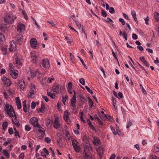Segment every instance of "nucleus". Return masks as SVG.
<instances>
[{"label":"nucleus","mask_w":159,"mask_h":159,"mask_svg":"<svg viewBox=\"0 0 159 159\" xmlns=\"http://www.w3.org/2000/svg\"><path fill=\"white\" fill-rule=\"evenodd\" d=\"M16 17L15 16L14 18L13 15L11 12L9 13H7L4 18V20L7 23L10 24L13 23Z\"/></svg>","instance_id":"obj_1"},{"label":"nucleus","mask_w":159,"mask_h":159,"mask_svg":"<svg viewBox=\"0 0 159 159\" xmlns=\"http://www.w3.org/2000/svg\"><path fill=\"white\" fill-rule=\"evenodd\" d=\"M5 110L10 117H13L12 112H13L14 113L15 112L11 106L9 105L8 104H6L5 106Z\"/></svg>","instance_id":"obj_2"},{"label":"nucleus","mask_w":159,"mask_h":159,"mask_svg":"<svg viewBox=\"0 0 159 159\" xmlns=\"http://www.w3.org/2000/svg\"><path fill=\"white\" fill-rule=\"evenodd\" d=\"M71 142L72 146L75 151L77 152H80L81 148L80 146L79 145V143L78 141L76 139H73L71 140Z\"/></svg>","instance_id":"obj_3"},{"label":"nucleus","mask_w":159,"mask_h":159,"mask_svg":"<svg viewBox=\"0 0 159 159\" xmlns=\"http://www.w3.org/2000/svg\"><path fill=\"white\" fill-rule=\"evenodd\" d=\"M38 119L35 117H32L30 119L31 124L34 127H38L39 129L42 128V126L39 124Z\"/></svg>","instance_id":"obj_4"},{"label":"nucleus","mask_w":159,"mask_h":159,"mask_svg":"<svg viewBox=\"0 0 159 159\" xmlns=\"http://www.w3.org/2000/svg\"><path fill=\"white\" fill-rule=\"evenodd\" d=\"M23 60L20 57H16L15 58L13 63L16 66H20L22 65Z\"/></svg>","instance_id":"obj_5"},{"label":"nucleus","mask_w":159,"mask_h":159,"mask_svg":"<svg viewBox=\"0 0 159 159\" xmlns=\"http://www.w3.org/2000/svg\"><path fill=\"white\" fill-rule=\"evenodd\" d=\"M31 47L34 49H37L39 48V45L37 43V41L35 38H32L30 42Z\"/></svg>","instance_id":"obj_6"},{"label":"nucleus","mask_w":159,"mask_h":159,"mask_svg":"<svg viewBox=\"0 0 159 159\" xmlns=\"http://www.w3.org/2000/svg\"><path fill=\"white\" fill-rule=\"evenodd\" d=\"M2 80L3 83L6 86H9L11 84V82L10 80L5 76L2 77Z\"/></svg>","instance_id":"obj_7"},{"label":"nucleus","mask_w":159,"mask_h":159,"mask_svg":"<svg viewBox=\"0 0 159 159\" xmlns=\"http://www.w3.org/2000/svg\"><path fill=\"white\" fill-rule=\"evenodd\" d=\"M25 29V25L24 24H22L21 22L18 24L17 26V31L19 33H21L22 31Z\"/></svg>","instance_id":"obj_8"},{"label":"nucleus","mask_w":159,"mask_h":159,"mask_svg":"<svg viewBox=\"0 0 159 159\" xmlns=\"http://www.w3.org/2000/svg\"><path fill=\"white\" fill-rule=\"evenodd\" d=\"M61 89L60 85L57 83L53 85L52 89L53 92L58 93L60 92V90Z\"/></svg>","instance_id":"obj_9"},{"label":"nucleus","mask_w":159,"mask_h":159,"mask_svg":"<svg viewBox=\"0 0 159 159\" xmlns=\"http://www.w3.org/2000/svg\"><path fill=\"white\" fill-rule=\"evenodd\" d=\"M23 36L21 33L17 34L16 37L17 43L19 45L23 43Z\"/></svg>","instance_id":"obj_10"},{"label":"nucleus","mask_w":159,"mask_h":159,"mask_svg":"<svg viewBox=\"0 0 159 159\" xmlns=\"http://www.w3.org/2000/svg\"><path fill=\"white\" fill-rule=\"evenodd\" d=\"M69 113H70L68 111H65L63 116L64 119L69 124H70L71 122L69 118Z\"/></svg>","instance_id":"obj_11"},{"label":"nucleus","mask_w":159,"mask_h":159,"mask_svg":"<svg viewBox=\"0 0 159 159\" xmlns=\"http://www.w3.org/2000/svg\"><path fill=\"white\" fill-rule=\"evenodd\" d=\"M10 52L13 50H16L17 49L16 48V44L15 41L13 40L10 43V47L9 48Z\"/></svg>","instance_id":"obj_12"},{"label":"nucleus","mask_w":159,"mask_h":159,"mask_svg":"<svg viewBox=\"0 0 159 159\" xmlns=\"http://www.w3.org/2000/svg\"><path fill=\"white\" fill-rule=\"evenodd\" d=\"M18 86L20 88V89L23 90L25 87V84L23 79H21L19 80L18 82Z\"/></svg>","instance_id":"obj_13"},{"label":"nucleus","mask_w":159,"mask_h":159,"mask_svg":"<svg viewBox=\"0 0 159 159\" xmlns=\"http://www.w3.org/2000/svg\"><path fill=\"white\" fill-rule=\"evenodd\" d=\"M42 66L45 68H48L49 66V63L48 60L47 59H45L43 60L42 64Z\"/></svg>","instance_id":"obj_14"},{"label":"nucleus","mask_w":159,"mask_h":159,"mask_svg":"<svg viewBox=\"0 0 159 159\" xmlns=\"http://www.w3.org/2000/svg\"><path fill=\"white\" fill-rule=\"evenodd\" d=\"M60 126V124L59 122L58 119V118H55V120L54 121V127L56 129H58Z\"/></svg>","instance_id":"obj_15"},{"label":"nucleus","mask_w":159,"mask_h":159,"mask_svg":"<svg viewBox=\"0 0 159 159\" xmlns=\"http://www.w3.org/2000/svg\"><path fill=\"white\" fill-rule=\"evenodd\" d=\"M15 71V70H11L9 71V73L13 78L15 79L17 77L18 73Z\"/></svg>","instance_id":"obj_16"},{"label":"nucleus","mask_w":159,"mask_h":159,"mask_svg":"<svg viewBox=\"0 0 159 159\" xmlns=\"http://www.w3.org/2000/svg\"><path fill=\"white\" fill-rule=\"evenodd\" d=\"M93 143V144L96 146H98V145L100 144V140L97 137H94Z\"/></svg>","instance_id":"obj_17"},{"label":"nucleus","mask_w":159,"mask_h":159,"mask_svg":"<svg viewBox=\"0 0 159 159\" xmlns=\"http://www.w3.org/2000/svg\"><path fill=\"white\" fill-rule=\"evenodd\" d=\"M16 103L17 106V108L20 109L21 108V103L19 97H17L16 98Z\"/></svg>","instance_id":"obj_18"},{"label":"nucleus","mask_w":159,"mask_h":159,"mask_svg":"<svg viewBox=\"0 0 159 159\" xmlns=\"http://www.w3.org/2000/svg\"><path fill=\"white\" fill-rule=\"evenodd\" d=\"M76 98V96L74 95L71 100V106L72 107H74L75 106Z\"/></svg>","instance_id":"obj_19"},{"label":"nucleus","mask_w":159,"mask_h":159,"mask_svg":"<svg viewBox=\"0 0 159 159\" xmlns=\"http://www.w3.org/2000/svg\"><path fill=\"white\" fill-rule=\"evenodd\" d=\"M97 151L99 156L102 157L103 152V150L102 148H99L97 149Z\"/></svg>","instance_id":"obj_20"},{"label":"nucleus","mask_w":159,"mask_h":159,"mask_svg":"<svg viewBox=\"0 0 159 159\" xmlns=\"http://www.w3.org/2000/svg\"><path fill=\"white\" fill-rule=\"evenodd\" d=\"M38 132L41 134V135L39 136V139H42L44 137L45 134V131L42 130L41 129H39L38 130Z\"/></svg>","instance_id":"obj_21"},{"label":"nucleus","mask_w":159,"mask_h":159,"mask_svg":"<svg viewBox=\"0 0 159 159\" xmlns=\"http://www.w3.org/2000/svg\"><path fill=\"white\" fill-rule=\"evenodd\" d=\"M37 56L35 55H32L31 57V61L33 63H36L37 59Z\"/></svg>","instance_id":"obj_22"},{"label":"nucleus","mask_w":159,"mask_h":159,"mask_svg":"<svg viewBox=\"0 0 159 159\" xmlns=\"http://www.w3.org/2000/svg\"><path fill=\"white\" fill-rule=\"evenodd\" d=\"M87 123H88L89 125L90 126V127L91 128V129L92 130H95V128L94 126L92 124L91 122L90 121L89 119H88L87 120Z\"/></svg>","instance_id":"obj_23"},{"label":"nucleus","mask_w":159,"mask_h":159,"mask_svg":"<svg viewBox=\"0 0 159 159\" xmlns=\"http://www.w3.org/2000/svg\"><path fill=\"white\" fill-rule=\"evenodd\" d=\"M23 108V111L25 112H27L26 104V101L24 100L22 102Z\"/></svg>","instance_id":"obj_24"},{"label":"nucleus","mask_w":159,"mask_h":159,"mask_svg":"<svg viewBox=\"0 0 159 159\" xmlns=\"http://www.w3.org/2000/svg\"><path fill=\"white\" fill-rule=\"evenodd\" d=\"M31 86L30 87V91L32 92H35L36 89L35 86L34 84H31Z\"/></svg>","instance_id":"obj_25"},{"label":"nucleus","mask_w":159,"mask_h":159,"mask_svg":"<svg viewBox=\"0 0 159 159\" xmlns=\"http://www.w3.org/2000/svg\"><path fill=\"white\" fill-rule=\"evenodd\" d=\"M131 15L133 17L134 20L136 22H137V19L136 16V13L134 11H133L131 12Z\"/></svg>","instance_id":"obj_26"},{"label":"nucleus","mask_w":159,"mask_h":159,"mask_svg":"<svg viewBox=\"0 0 159 159\" xmlns=\"http://www.w3.org/2000/svg\"><path fill=\"white\" fill-rule=\"evenodd\" d=\"M62 140V138L61 137H60L57 140V142L60 147H62L63 145Z\"/></svg>","instance_id":"obj_27"},{"label":"nucleus","mask_w":159,"mask_h":159,"mask_svg":"<svg viewBox=\"0 0 159 159\" xmlns=\"http://www.w3.org/2000/svg\"><path fill=\"white\" fill-rule=\"evenodd\" d=\"M89 99V105L90 107L92 108L93 106V102L92 100L89 98H88Z\"/></svg>","instance_id":"obj_28"},{"label":"nucleus","mask_w":159,"mask_h":159,"mask_svg":"<svg viewBox=\"0 0 159 159\" xmlns=\"http://www.w3.org/2000/svg\"><path fill=\"white\" fill-rule=\"evenodd\" d=\"M48 95L52 99H54L56 96V94L55 93H52L50 92H48Z\"/></svg>","instance_id":"obj_29"},{"label":"nucleus","mask_w":159,"mask_h":159,"mask_svg":"<svg viewBox=\"0 0 159 159\" xmlns=\"http://www.w3.org/2000/svg\"><path fill=\"white\" fill-rule=\"evenodd\" d=\"M11 120L13 125L16 126L17 127H19L20 126V124L18 121L17 120H16L15 121H14L13 119H11Z\"/></svg>","instance_id":"obj_30"},{"label":"nucleus","mask_w":159,"mask_h":159,"mask_svg":"<svg viewBox=\"0 0 159 159\" xmlns=\"http://www.w3.org/2000/svg\"><path fill=\"white\" fill-rule=\"evenodd\" d=\"M45 107L44 106H43V105H42V106L39 109H38V113L41 112L43 113L44 111V110Z\"/></svg>","instance_id":"obj_31"},{"label":"nucleus","mask_w":159,"mask_h":159,"mask_svg":"<svg viewBox=\"0 0 159 159\" xmlns=\"http://www.w3.org/2000/svg\"><path fill=\"white\" fill-rule=\"evenodd\" d=\"M7 126V121H5L3 122V124L2 125L3 130L4 131L5 130V129H6Z\"/></svg>","instance_id":"obj_32"},{"label":"nucleus","mask_w":159,"mask_h":159,"mask_svg":"<svg viewBox=\"0 0 159 159\" xmlns=\"http://www.w3.org/2000/svg\"><path fill=\"white\" fill-rule=\"evenodd\" d=\"M5 40V38L4 35L0 33V42H2L3 41Z\"/></svg>","instance_id":"obj_33"},{"label":"nucleus","mask_w":159,"mask_h":159,"mask_svg":"<svg viewBox=\"0 0 159 159\" xmlns=\"http://www.w3.org/2000/svg\"><path fill=\"white\" fill-rule=\"evenodd\" d=\"M30 94H28V97L29 98H34V92H30L29 93Z\"/></svg>","instance_id":"obj_34"},{"label":"nucleus","mask_w":159,"mask_h":159,"mask_svg":"<svg viewBox=\"0 0 159 159\" xmlns=\"http://www.w3.org/2000/svg\"><path fill=\"white\" fill-rule=\"evenodd\" d=\"M7 48L6 47H2V50L3 52V54L4 55H6L7 54Z\"/></svg>","instance_id":"obj_35"},{"label":"nucleus","mask_w":159,"mask_h":159,"mask_svg":"<svg viewBox=\"0 0 159 159\" xmlns=\"http://www.w3.org/2000/svg\"><path fill=\"white\" fill-rule=\"evenodd\" d=\"M112 101H113V106L114 107L115 109H116V99H115V98H114L113 97H112Z\"/></svg>","instance_id":"obj_36"},{"label":"nucleus","mask_w":159,"mask_h":159,"mask_svg":"<svg viewBox=\"0 0 159 159\" xmlns=\"http://www.w3.org/2000/svg\"><path fill=\"white\" fill-rule=\"evenodd\" d=\"M62 101L63 103V104L64 105H65V102H66L67 99L68 98V97L67 95H66L65 97L62 96Z\"/></svg>","instance_id":"obj_37"},{"label":"nucleus","mask_w":159,"mask_h":159,"mask_svg":"<svg viewBox=\"0 0 159 159\" xmlns=\"http://www.w3.org/2000/svg\"><path fill=\"white\" fill-rule=\"evenodd\" d=\"M156 14H155V18L157 21L159 22V13L157 12H155Z\"/></svg>","instance_id":"obj_38"},{"label":"nucleus","mask_w":159,"mask_h":159,"mask_svg":"<svg viewBox=\"0 0 159 159\" xmlns=\"http://www.w3.org/2000/svg\"><path fill=\"white\" fill-rule=\"evenodd\" d=\"M3 153L4 155L7 158H9V155L7 150H3Z\"/></svg>","instance_id":"obj_39"},{"label":"nucleus","mask_w":159,"mask_h":159,"mask_svg":"<svg viewBox=\"0 0 159 159\" xmlns=\"http://www.w3.org/2000/svg\"><path fill=\"white\" fill-rule=\"evenodd\" d=\"M105 118L108 119L109 120L111 121L112 120V117L109 115L105 114Z\"/></svg>","instance_id":"obj_40"},{"label":"nucleus","mask_w":159,"mask_h":159,"mask_svg":"<svg viewBox=\"0 0 159 159\" xmlns=\"http://www.w3.org/2000/svg\"><path fill=\"white\" fill-rule=\"evenodd\" d=\"M22 14L24 16V18L27 20L28 19V16L26 15V13L25 11H22Z\"/></svg>","instance_id":"obj_41"},{"label":"nucleus","mask_w":159,"mask_h":159,"mask_svg":"<svg viewBox=\"0 0 159 159\" xmlns=\"http://www.w3.org/2000/svg\"><path fill=\"white\" fill-rule=\"evenodd\" d=\"M25 130L27 131H29L31 129V127L29 125H26L25 127Z\"/></svg>","instance_id":"obj_42"},{"label":"nucleus","mask_w":159,"mask_h":159,"mask_svg":"<svg viewBox=\"0 0 159 159\" xmlns=\"http://www.w3.org/2000/svg\"><path fill=\"white\" fill-rule=\"evenodd\" d=\"M140 87L142 91L143 92L144 94H147V93H146L145 90V89H144V88L143 87V86H142V84H140Z\"/></svg>","instance_id":"obj_43"},{"label":"nucleus","mask_w":159,"mask_h":159,"mask_svg":"<svg viewBox=\"0 0 159 159\" xmlns=\"http://www.w3.org/2000/svg\"><path fill=\"white\" fill-rule=\"evenodd\" d=\"M109 11L111 13L113 14L115 12V11L113 7H111L109 8Z\"/></svg>","instance_id":"obj_44"},{"label":"nucleus","mask_w":159,"mask_h":159,"mask_svg":"<svg viewBox=\"0 0 159 159\" xmlns=\"http://www.w3.org/2000/svg\"><path fill=\"white\" fill-rule=\"evenodd\" d=\"M80 82L83 85H85V82L84 79L82 78L80 79L79 80Z\"/></svg>","instance_id":"obj_45"},{"label":"nucleus","mask_w":159,"mask_h":159,"mask_svg":"<svg viewBox=\"0 0 159 159\" xmlns=\"http://www.w3.org/2000/svg\"><path fill=\"white\" fill-rule=\"evenodd\" d=\"M45 141L47 143H50L51 142V140L49 138L47 137L45 138Z\"/></svg>","instance_id":"obj_46"},{"label":"nucleus","mask_w":159,"mask_h":159,"mask_svg":"<svg viewBox=\"0 0 159 159\" xmlns=\"http://www.w3.org/2000/svg\"><path fill=\"white\" fill-rule=\"evenodd\" d=\"M36 106V103L34 102H32L31 103V108L32 109H34L35 108Z\"/></svg>","instance_id":"obj_47"},{"label":"nucleus","mask_w":159,"mask_h":159,"mask_svg":"<svg viewBox=\"0 0 159 159\" xmlns=\"http://www.w3.org/2000/svg\"><path fill=\"white\" fill-rule=\"evenodd\" d=\"M122 35L123 37L125 38V39L126 40H127V34L124 31L123 34H122Z\"/></svg>","instance_id":"obj_48"},{"label":"nucleus","mask_w":159,"mask_h":159,"mask_svg":"<svg viewBox=\"0 0 159 159\" xmlns=\"http://www.w3.org/2000/svg\"><path fill=\"white\" fill-rule=\"evenodd\" d=\"M101 14L104 17L107 16V14L106 12L104 10H102Z\"/></svg>","instance_id":"obj_49"},{"label":"nucleus","mask_w":159,"mask_h":159,"mask_svg":"<svg viewBox=\"0 0 159 159\" xmlns=\"http://www.w3.org/2000/svg\"><path fill=\"white\" fill-rule=\"evenodd\" d=\"M119 20L120 22L123 25H125V21L122 18H120L119 19Z\"/></svg>","instance_id":"obj_50"},{"label":"nucleus","mask_w":159,"mask_h":159,"mask_svg":"<svg viewBox=\"0 0 159 159\" xmlns=\"http://www.w3.org/2000/svg\"><path fill=\"white\" fill-rule=\"evenodd\" d=\"M112 53L114 57L115 58V59L117 60V61H118V59L117 57V55H116V54L114 52L113 50H112Z\"/></svg>","instance_id":"obj_51"},{"label":"nucleus","mask_w":159,"mask_h":159,"mask_svg":"<svg viewBox=\"0 0 159 159\" xmlns=\"http://www.w3.org/2000/svg\"><path fill=\"white\" fill-rule=\"evenodd\" d=\"M80 101L81 102L83 103H85L87 102V100L84 96L80 99Z\"/></svg>","instance_id":"obj_52"},{"label":"nucleus","mask_w":159,"mask_h":159,"mask_svg":"<svg viewBox=\"0 0 159 159\" xmlns=\"http://www.w3.org/2000/svg\"><path fill=\"white\" fill-rule=\"evenodd\" d=\"M145 66H146L147 67H149V63L145 60H143V62H142Z\"/></svg>","instance_id":"obj_53"},{"label":"nucleus","mask_w":159,"mask_h":159,"mask_svg":"<svg viewBox=\"0 0 159 159\" xmlns=\"http://www.w3.org/2000/svg\"><path fill=\"white\" fill-rule=\"evenodd\" d=\"M77 57L80 59V61H81V62H82V64L84 66V67H85V68L86 69H87V68H86V65H85V63H84V61H83L81 59V58L79 56H77Z\"/></svg>","instance_id":"obj_54"},{"label":"nucleus","mask_w":159,"mask_h":159,"mask_svg":"<svg viewBox=\"0 0 159 159\" xmlns=\"http://www.w3.org/2000/svg\"><path fill=\"white\" fill-rule=\"evenodd\" d=\"M25 157V155L23 153H21L20 154L19 156L20 159H24Z\"/></svg>","instance_id":"obj_55"},{"label":"nucleus","mask_w":159,"mask_h":159,"mask_svg":"<svg viewBox=\"0 0 159 159\" xmlns=\"http://www.w3.org/2000/svg\"><path fill=\"white\" fill-rule=\"evenodd\" d=\"M132 38L134 39L135 40L138 39V36L136 34L133 33L132 34Z\"/></svg>","instance_id":"obj_56"},{"label":"nucleus","mask_w":159,"mask_h":159,"mask_svg":"<svg viewBox=\"0 0 159 159\" xmlns=\"http://www.w3.org/2000/svg\"><path fill=\"white\" fill-rule=\"evenodd\" d=\"M47 22L50 24L51 25L54 27H56L55 24H54V22L52 21H48Z\"/></svg>","instance_id":"obj_57"},{"label":"nucleus","mask_w":159,"mask_h":159,"mask_svg":"<svg viewBox=\"0 0 159 159\" xmlns=\"http://www.w3.org/2000/svg\"><path fill=\"white\" fill-rule=\"evenodd\" d=\"M43 150L44 151V152L47 155V156L49 154V152L46 149V148H43Z\"/></svg>","instance_id":"obj_58"},{"label":"nucleus","mask_w":159,"mask_h":159,"mask_svg":"<svg viewBox=\"0 0 159 159\" xmlns=\"http://www.w3.org/2000/svg\"><path fill=\"white\" fill-rule=\"evenodd\" d=\"M111 130L112 131L113 134L115 135H116V133L115 131V129L114 128L112 127L111 126Z\"/></svg>","instance_id":"obj_59"},{"label":"nucleus","mask_w":159,"mask_h":159,"mask_svg":"<svg viewBox=\"0 0 159 159\" xmlns=\"http://www.w3.org/2000/svg\"><path fill=\"white\" fill-rule=\"evenodd\" d=\"M8 133L11 135L13 134V131L12 128H10L8 129Z\"/></svg>","instance_id":"obj_60"},{"label":"nucleus","mask_w":159,"mask_h":159,"mask_svg":"<svg viewBox=\"0 0 159 159\" xmlns=\"http://www.w3.org/2000/svg\"><path fill=\"white\" fill-rule=\"evenodd\" d=\"M132 122L130 120L128 123L127 126H126V128L128 129L129 127L132 125Z\"/></svg>","instance_id":"obj_61"},{"label":"nucleus","mask_w":159,"mask_h":159,"mask_svg":"<svg viewBox=\"0 0 159 159\" xmlns=\"http://www.w3.org/2000/svg\"><path fill=\"white\" fill-rule=\"evenodd\" d=\"M43 98L45 100L46 102H48V99L47 96H43Z\"/></svg>","instance_id":"obj_62"},{"label":"nucleus","mask_w":159,"mask_h":159,"mask_svg":"<svg viewBox=\"0 0 159 159\" xmlns=\"http://www.w3.org/2000/svg\"><path fill=\"white\" fill-rule=\"evenodd\" d=\"M13 65L11 63H10L9 64V70H14L13 68L12 67Z\"/></svg>","instance_id":"obj_63"},{"label":"nucleus","mask_w":159,"mask_h":159,"mask_svg":"<svg viewBox=\"0 0 159 159\" xmlns=\"http://www.w3.org/2000/svg\"><path fill=\"white\" fill-rule=\"evenodd\" d=\"M116 157V155L115 154L113 153L111 154L109 159H114Z\"/></svg>","instance_id":"obj_64"}]
</instances>
